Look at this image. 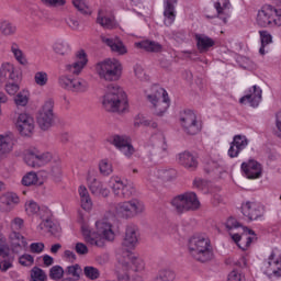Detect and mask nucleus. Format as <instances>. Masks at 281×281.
<instances>
[{
  "label": "nucleus",
  "mask_w": 281,
  "mask_h": 281,
  "mask_svg": "<svg viewBox=\"0 0 281 281\" xmlns=\"http://www.w3.org/2000/svg\"><path fill=\"white\" fill-rule=\"evenodd\" d=\"M260 102H262V88L257 85L250 87L246 94L239 99L240 104L252 106V109H258Z\"/></svg>",
  "instance_id": "bb28decb"
},
{
  "label": "nucleus",
  "mask_w": 281,
  "mask_h": 281,
  "mask_svg": "<svg viewBox=\"0 0 281 281\" xmlns=\"http://www.w3.org/2000/svg\"><path fill=\"white\" fill-rule=\"evenodd\" d=\"M113 221L115 215L106 213L103 217L94 223L95 231L91 229L87 224L81 226L83 240L91 247H99L102 249L108 241L115 240V231H113Z\"/></svg>",
  "instance_id": "f03ea898"
},
{
  "label": "nucleus",
  "mask_w": 281,
  "mask_h": 281,
  "mask_svg": "<svg viewBox=\"0 0 281 281\" xmlns=\"http://www.w3.org/2000/svg\"><path fill=\"white\" fill-rule=\"evenodd\" d=\"M101 104L108 113H128V94L119 85H109L101 97Z\"/></svg>",
  "instance_id": "20e7f679"
},
{
  "label": "nucleus",
  "mask_w": 281,
  "mask_h": 281,
  "mask_svg": "<svg viewBox=\"0 0 281 281\" xmlns=\"http://www.w3.org/2000/svg\"><path fill=\"white\" fill-rule=\"evenodd\" d=\"M72 5L81 12V14H91V9L89 8V4L85 0H72Z\"/></svg>",
  "instance_id": "5fc2aeb1"
},
{
  "label": "nucleus",
  "mask_w": 281,
  "mask_h": 281,
  "mask_svg": "<svg viewBox=\"0 0 281 281\" xmlns=\"http://www.w3.org/2000/svg\"><path fill=\"white\" fill-rule=\"evenodd\" d=\"M48 209H41V205H38V202L34 200H26L24 203V212L26 216L30 218H34V216H43L45 215V211Z\"/></svg>",
  "instance_id": "e433bc0d"
},
{
  "label": "nucleus",
  "mask_w": 281,
  "mask_h": 281,
  "mask_svg": "<svg viewBox=\"0 0 281 281\" xmlns=\"http://www.w3.org/2000/svg\"><path fill=\"white\" fill-rule=\"evenodd\" d=\"M19 203H21V198L12 191L0 194V212H12Z\"/></svg>",
  "instance_id": "c85d7f7f"
},
{
  "label": "nucleus",
  "mask_w": 281,
  "mask_h": 281,
  "mask_svg": "<svg viewBox=\"0 0 281 281\" xmlns=\"http://www.w3.org/2000/svg\"><path fill=\"white\" fill-rule=\"evenodd\" d=\"M231 238L241 251H247V249L251 247V243L258 240L256 233L247 227L244 228L241 235L238 233H231Z\"/></svg>",
  "instance_id": "5701e85b"
},
{
  "label": "nucleus",
  "mask_w": 281,
  "mask_h": 281,
  "mask_svg": "<svg viewBox=\"0 0 281 281\" xmlns=\"http://www.w3.org/2000/svg\"><path fill=\"white\" fill-rule=\"evenodd\" d=\"M23 161L30 168H45L50 164L49 175L54 181H60L63 177V159L53 151H41L40 148L31 147L23 153Z\"/></svg>",
  "instance_id": "7ed1b4c3"
},
{
  "label": "nucleus",
  "mask_w": 281,
  "mask_h": 281,
  "mask_svg": "<svg viewBox=\"0 0 281 281\" xmlns=\"http://www.w3.org/2000/svg\"><path fill=\"white\" fill-rule=\"evenodd\" d=\"M94 71L100 80L115 82L122 78L124 66L117 58H106L94 66Z\"/></svg>",
  "instance_id": "0eeeda50"
},
{
  "label": "nucleus",
  "mask_w": 281,
  "mask_h": 281,
  "mask_svg": "<svg viewBox=\"0 0 281 281\" xmlns=\"http://www.w3.org/2000/svg\"><path fill=\"white\" fill-rule=\"evenodd\" d=\"M8 243V247L13 254H21V251H26L27 247H30V240L21 232H9Z\"/></svg>",
  "instance_id": "b1692460"
},
{
  "label": "nucleus",
  "mask_w": 281,
  "mask_h": 281,
  "mask_svg": "<svg viewBox=\"0 0 281 281\" xmlns=\"http://www.w3.org/2000/svg\"><path fill=\"white\" fill-rule=\"evenodd\" d=\"M65 276V270L60 266H53L49 270V278L52 280H61Z\"/></svg>",
  "instance_id": "bf43d9fd"
},
{
  "label": "nucleus",
  "mask_w": 281,
  "mask_h": 281,
  "mask_svg": "<svg viewBox=\"0 0 281 281\" xmlns=\"http://www.w3.org/2000/svg\"><path fill=\"white\" fill-rule=\"evenodd\" d=\"M58 85L71 93H87L89 91V81L81 77L72 78L69 75H61L58 78Z\"/></svg>",
  "instance_id": "f8f14e48"
},
{
  "label": "nucleus",
  "mask_w": 281,
  "mask_h": 281,
  "mask_svg": "<svg viewBox=\"0 0 281 281\" xmlns=\"http://www.w3.org/2000/svg\"><path fill=\"white\" fill-rule=\"evenodd\" d=\"M25 225V221L21 217H14L9 224L10 232H21Z\"/></svg>",
  "instance_id": "13d9d810"
},
{
  "label": "nucleus",
  "mask_w": 281,
  "mask_h": 281,
  "mask_svg": "<svg viewBox=\"0 0 281 281\" xmlns=\"http://www.w3.org/2000/svg\"><path fill=\"white\" fill-rule=\"evenodd\" d=\"M135 47L138 49H145V52L159 53L164 49V46L158 42L145 40L143 42H136Z\"/></svg>",
  "instance_id": "79ce46f5"
},
{
  "label": "nucleus",
  "mask_w": 281,
  "mask_h": 281,
  "mask_svg": "<svg viewBox=\"0 0 281 281\" xmlns=\"http://www.w3.org/2000/svg\"><path fill=\"white\" fill-rule=\"evenodd\" d=\"M97 22L105 30H115L116 27H120V23L115 20V11L109 7L99 11Z\"/></svg>",
  "instance_id": "a878e982"
},
{
  "label": "nucleus",
  "mask_w": 281,
  "mask_h": 281,
  "mask_svg": "<svg viewBox=\"0 0 281 281\" xmlns=\"http://www.w3.org/2000/svg\"><path fill=\"white\" fill-rule=\"evenodd\" d=\"M237 61L244 69H248L249 71H254V69H256V64L247 57H238Z\"/></svg>",
  "instance_id": "680f3d73"
},
{
  "label": "nucleus",
  "mask_w": 281,
  "mask_h": 281,
  "mask_svg": "<svg viewBox=\"0 0 281 281\" xmlns=\"http://www.w3.org/2000/svg\"><path fill=\"white\" fill-rule=\"evenodd\" d=\"M109 144L115 146L124 157L131 158L135 155V147L131 144V137L124 135H113L108 138Z\"/></svg>",
  "instance_id": "aec40b11"
},
{
  "label": "nucleus",
  "mask_w": 281,
  "mask_h": 281,
  "mask_svg": "<svg viewBox=\"0 0 281 281\" xmlns=\"http://www.w3.org/2000/svg\"><path fill=\"white\" fill-rule=\"evenodd\" d=\"M256 23L259 27H281V9L266 4L258 10Z\"/></svg>",
  "instance_id": "1a4fd4ad"
},
{
  "label": "nucleus",
  "mask_w": 281,
  "mask_h": 281,
  "mask_svg": "<svg viewBox=\"0 0 281 281\" xmlns=\"http://www.w3.org/2000/svg\"><path fill=\"white\" fill-rule=\"evenodd\" d=\"M195 42L201 54H204V52H210V49L216 45V41H214V38L201 33L195 34Z\"/></svg>",
  "instance_id": "c9c22d12"
},
{
  "label": "nucleus",
  "mask_w": 281,
  "mask_h": 281,
  "mask_svg": "<svg viewBox=\"0 0 281 281\" xmlns=\"http://www.w3.org/2000/svg\"><path fill=\"white\" fill-rule=\"evenodd\" d=\"M19 263L21 265V267H34V256L30 254H23L19 257Z\"/></svg>",
  "instance_id": "052dcab7"
},
{
  "label": "nucleus",
  "mask_w": 281,
  "mask_h": 281,
  "mask_svg": "<svg viewBox=\"0 0 281 281\" xmlns=\"http://www.w3.org/2000/svg\"><path fill=\"white\" fill-rule=\"evenodd\" d=\"M134 76L137 78V80L144 81L148 80V75L146 74V70H144V67L142 65L136 64L134 66Z\"/></svg>",
  "instance_id": "e2e57ef3"
},
{
  "label": "nucleus",
  "mask_w": 281,
  "mask_h": 281,
  "mask_svg": "<svg viewBox=\"0 0 281 281\" xmlns=\"http://www.w3.org/2000/svg\"><path fill=\"white\" fill-rule=\"evenodd\" d=\"M171 205L177 212H194L201 207V201H199L196 193L186 192L173 198Z\"/></svg>",
  "instance_id": "9b49d317"
},
{
  "label": "nucleus",
  "mask_w": 281,
  "mask_h": 281,
  "mask_svg": "<svg viewBox=\"0 0 281 281\" xmlns=\"http://www.w3.org/2000/svg\"><path fill=\"white\" fill-rule=\"evenodd\" d=\"M134 126H150V128H157L158 124L155 121L146 120L144 116H136Z\"/></svg>",
  "instance_id": "6e6d98bb"
},
{
  "label": "nucleus",
  "mask_w": 281,
  "mask_h": 281,
  "mask_svg": "<svg viewBox=\"0 0 281 281\" xmlns=\"http://www.w3.org/2000/svg\"><path fill=\"white\" fill-rule=\"evenodd\" d=\"M0 32L4 36H12L13 34H16V25H14L8 21H3L0 23Z\"/></svg>",
  "instance_id": "8fccbe9b"
},
{
  "label": "nucleus",
  "mask_w": 281,
  "mask_h": 281,
  "mask_svg": "<svg viewBox=\"0 0 281 281\" xmlns=\"http://www.w3.org/2000/svg\"><path fill=\"white\" fill-rule=\"evenodd\" d=\"M228 281H246V278L240 270H233L228 273Z\"/></svg>",
  "instance_id": "774afa93"
},
{
  "label": "nucleus",
  "mask_w": 281,
  "mask_h": 281,
  "mask_svg": "<svg viewBox=\"0 0 281 281\" xmlns=\"http://www.w3.org/2000/svg\"><path fill=\"white\" fill-rule=\"evenodd\" d=\"M188 251L189 256L194 258V260H199V262H207V260H212L214 257L210 238L203 234L193 235L189 239Z\"/></svg>",
  "instance_id": "39448f33"
},
{
  "label": "nucleus",
  "mask_w": 281,
  "mask_h": 281,
  "mask_svg": "<svg viewBox=\"0 0 281 281\" xmlns=\"http://www.w3.org/2000/svg\"><path fill=\"white\" fill-rule=\"evenodd\" d=\"M14 127L22 137H32L36 128L34 116L27 112H21L14 120Z\"/></svg>",
  "instance_id": "f3484780"
},
{
  "label": "nucleus",
  "mask_w": 281,
  "mask_h": 281,
  "mask_svg": "<svg viewBox=\"0 0 281 281\" xmlns=\"http://www.w3.org/2000/svg\"><path fill=\"white\" fill-rule=\"evenodd\" d=\"M179 0H164V24L170 27L175 20L177 19V3Z\"/></svg>",
  "instance_id": "7c9ffc66"
},
{
  "label": "nucleus",
  "mask_w": 281,
  "mask_h": 281,
  "mask_svg": "<svg viewBox=\"0 0 281 281\" xmlns=\"http://www.w3.org/2000/svg\"><path fill=\"white\" fill-rule=\"evenodd\" d=\"M225 228L227 229V232H229V235L232 236V232H234V229H239L240 227V223H238V221L234 217H229L226 220V222L224 223Z\"/></svg>",
  "instance_id": "0e129e2a"
},
{
  "label": "nucleus",
  "mask_w": 281,
  "mask_h": 281,
  "mask_svg": "<svg viewBox=\"0 0 281 281\" xmlns=\"http://www.w3.org/2000/svg\"><path fill=\"white\" fill-rule=\"evenodd\" d=\"M149 146L156 148L158 153L168 150V144L166 143V135L162 132L153 134L149 138Z\"/></svg>",
  "instance_id": "ea45409f"
},
{
  "label": "nucleus",
  "mask_w": 281,
  "mask_h": 281,
  "mask_svg": "<svg viewBox=\"0 0 281 281\" xmlns=\"http://www.w3.org/2000/svg\"><path fill=\"white\" fill-rule=\"evenodd\" d=\"M177 161L187 170H196L199 167V160L196 159V156L192 154V151H181L177 155Z\"/></svg>",
  "instance_id": "473e14b6"
},
{
  "label": "nucleus",
  "mask_w": 281,
  "mask_h": 281,
  "mask_svg": "<svg viewBox=\"0 0 281 281\" xmlns=\"http://www.w3.org/2000/svg\"><path fill=\"white\" fill-rule=\"evenodd\" d=\"M116 260L119 262V267H122L125 271L132 269L136 273H139L146 269V262L144 258L135 252H126V259L122 257V250H117Z\"/></svg>",
  "instance_id": "ddd939ff"
},
{
  "label": "nucleus",
  "mask_w": 281,
  "mask_h": 281,
  "mask_svg": "<svg viewBox=\"0 0 281 281\" xmlns=\"http://www.w3.org/2000/svg\"><path fill=\"white\" fill-rule=\"evenodd\" d=\"M10 247L8 246V237L0 229V256H8V250Z\"/></svg>",
  "instance_id": "69168bd1"
},
{
  "label": "nucleus",
  "mask_w": 281,
  "mask_h": 281,
  "mask_svg": "<svg viewBox=\"0 0 281 281\" xmlns=\"http://www.w3.org/2000/svg\"><path fill=\"white\" fill-rule=\"evenodd\" d=\"M226 169L225 160L218 153L212 154L205 166V171L213 175H223Z\"/></svg>",
  "instance_id": "c756f323"
},
{
  "label": "nucleus",
  "mask_w": 281,
  "mask_h": 281,
  "mask_svg": "<svg viewBox=\"0 0 281 281\" xmlns=\"http://www.w3.org/2000/svg\"><path fill=\"white\" fill-rule=\"evenodd\" d=\"M10 52L19 65H22V67H27V65H30V60H27V56H25V53L21 49L19 43L12 42L10 44Z\"/></svg>",
  "instance_id": "4c0bfd02"
},
{
  "label": "nucleus",
  "mask_w": 281,
  "mask_h": 281,
  "mask_svg": "<svg viewBox=\"0 0 281 281\" xmlns=\"http://www.w3.org/2000/svg\"><path fill=\"white\" fill-rule=\"evenodd\" d=\"M86 181L93 196L106 198L112 191V194L117 199H128L135 192L133 182L117 175L111 176L104 183L102 180H98L94 176H91V172H88Z\"/></svg>",
  "instance_id": "f257e3e1"
},
{
  "label": "nucleus",
  "mask_w": 281,
  "mask_h": 281,
  "mask_svg": "<svg viewBox=\"0 0 281 281\" xmlns=\"http://www.w3.org/2000/svg\"><path fill=\"white\" fill-rule=\"evenodd\" d=\"M52 212L49 210L45 211L44 215H41V223L37 225V232L43 234V232H50V234H58L60 232V226L54 227V222H52Z\"/></svg>",
  "instance_id": "72a5a7b5"
},
{
  "label": "nucleus",
  "mask_w": 281,
  "mask_h": 281,
  "mask_svg": "<svg viewBox=\"0 0 281 281\" xmlns=\"http://www.w3.org/2000/svg\"><path fill=\"white\" fill-rule=\"evenodd\" d=\"M139 245V228L135 224H130L125 228V235L122 241V249L131 254Z\"/></svg>",
  "instance_id": "6ab92c4d"
},
{
  "label": "nucleus",
  "mask_w": 281,
  "mask_h": 281,
  "mask_svg": "<svg viewBox=\"0 0 281 281\" xmlns=\"http://www.w3.org/2000/svg\"><path fill=\"white\" fill-rule=\"evenodd\" d=\"M80 207L83 210V212H91V210H93V200L91 196L80 200Z\"/></svg>",
  "instance_id": "338daca9"
},
{
  "label": "nucleus",
  "mask_w": 281,
  "mask_h": 281,
  "mask_svg": "<svg viewBox=\"0 0 281 281\" xmlns=\"http://www.w3.org/2000/svg\"><path fill=\"white\" fill-rule=\"evenodd\" d=\"M31 278L33 281H45L47 280V274L45 271L38 267H34L31 270Z\"/></svg>",
  "instance_id": "4d7b16f0"
},
{
  "label": "nucleus",
  "mask_w": 281,
  "mask_h": 281,
  "mask_svg": "<svg viewBox=\"0 0 281 281\" xmlns=\"http://www.w3.org/2000/svg\"><path fill=\"white\" fill-rule=\"evenodd\" d=\"M259 34H260V41H261V47L259 48V54L261 56H265V54L269 53V48H267V45L272 43L273 37L267 31H260Z\"/></svg>",
  "instance_id": "49530a36"
},
{
  "label": "nucleus",
  "mask_w": 281,
  "mask_h": 281,
  "mask_svg": "<svg viewBox=\"0 0 281 281\" xmlns=\"http://www.w3.org/2000/svg\"><path fill=\"white\" fill-rule=\"evenodd\" d=\"M12 258H10V249L8 250L7 256H0V271L5 272L12 269Z\"/></svg>",
  "instance_id": "603ef678"
},
{
  "label": "nucleus",
  "mask_w": 281,
  "mask_h": 281,
  "mask_svg": "<svg viewBox=\"0 0 281 281\" xmlns=\"http://www.w3.org/2000/svg\"><path fill=\"white\" fill-rule=\"evenodd\" d=\"M144 212H146V204L139 199L122 201L115 205V214H117L120 218H135V216L144 214Z\"/></svg>",
  "instance_id": "9d476101"
},
{
  "label": "nucleus",
  "mask_w": 281,
  "mask_h": 281,
  "mask_svg": "<svg viewBox=\"0 0 281 281\" xmlns=\"http://www.w3.org/2000/svg\"><path fill=\"white\" fill-rule=\"evenodd\" d=\"M44 175V171H30L22 177L21 183L26 188H30L31 186H43L45 181H47V177Z\"/></svg>",
  "instance_id": "2f4dec72"
},
{
  "label": "nucleus",
  "mask_w": 281,
  "mask_h": 281,
  "mask_svg": "<svg viewBox=\"0 0 281 281\" xmlns=\"http://www.w3.org/2000/svg\"><path fill=\"white\" fill-rule=\"evenodd\" d=\"M180 124L189 135H196L203 128V123L192 110H184L180 113Z\"/></svg>",
  "instance_id": "dca6fc26"
},
{
  "label": "nucleus",
  "mask_w": 281,
  "mask_h": 281,
  "mask_svg": "<svg viewBox=\"0 0 281 281\" xmlns=\"http://www.w3.org/2000/svg\"><path fill=\"white\" fill-rule=\"evenodd\" d=\"M33 81L36 87H47L49 85V74L45 70H37L33 75Z\"/></svg>",
  "instance_id": "c03bdc74"
},
{
  "label": "nucleus",
  "mask_w": 281,
  "mask_h": 281,
  "mask_svg": "<svg viewBox=\"0 0 281 281\" xmlns=\"http://www.w3.org/2000/svg\"><path fill=\"white\" fill-rule=\"evenodd\" d=\"M98 169L102 177H111V175L114 172L113 161H111L109 158H102L98 162Z\"/></svg>",
  "instance_id": "37998d69"
},
{
  "label": "nucleus",
  "mask_w": 281,
  "mask_h": 281,
  "mask_svg": "<svg viewBox=\"0 0 281 281\" xmlns=\"http://www.w3.org/2000/svg\"><path fill=\"white\" fill-rule=\"evenodd\" d=\"M53 50L59 56H65L71 52V46L66 41L58 40L54 43Z\"/></svg>",
  "instance_id": "de8ad7c7"
},
{
  "label": "nucleus",
  "mask_w": 281,
  "mask_h": 281,
  "mask_svg": "<svg viewBox=\"0 0 281 281\" xmlns=\"http://www.w3.org/2000/svg\"><path fill=\"white\" fill-rule=\"evenodd\" d=\"M87 65H89V55L87 50L80 48L75 53L74 61L66 64L64 69L67 74H71L72 76H80Z\"/></svg>",
  "instance_id": "a211bd4d"
},
{
  "label": "nucleus",
  "mask_w": 281,
  "mask_h": 281,
  "mask_svg": "<svg viewBox=\"0 0 281 281\" xmlns=\"http://www.w3.org/2000/svg\"><path fill=\"white\" fill-rule=\"evenodd\" d=\"M240 168L243 177L251 181H255L256 179H261L262 175L265 173V168L262 167V164L255 159L244 161Z\"/></svg>",
  "instance_id": "4be33fe9"
},
{
  "label": "nucleus",
  "mask_w": 281,
  "mask_h": 281,
  "mask_svg": "<svg viewBox=\"0 0 281 281\" xmlns=\"http://www.w3.org/2000/svg\"><path fill=\"white\" fill-rule=\"evenodd\" d=\"M37 126L42 131H49L54 125V99H47L36 115Z\"/></svg>",
  "instance_id": "2eb2a0df"
},
{
  "label": "nucleus",
  "mask_w": 281,
  "mask_h": 281,
  "mask_svg": "<svg viewBox=\"0 0 281 281\" xmlns=\"http://www.w3.org/2000/svg\"><path fill=\"white\" fill-rule=\"evenodd\" d=\"M102 41L110 47L114 54H117V56H126L128 54V47L124 45V42L120 40V37L116 38H109V37H102Z\"/></svg>",
  "instance_id": "f704fd0d"
},
{
  "label": "nucleus",
  "mask_w": 281,
  "mask_h": 281,
  "mask_svg": "<svg viewBox=\"0 0 281 281\" xmlns=\"http://www.w3.org/2000/svg\"><path fill=\"white\" fill-rule=\"evenodd\" d=\"M147 100L151 104L154 115L162 117L168 113L170 109V97L168 91L161 88L159 85H154L150 87L149 91H146Z\"/></svg>",
  "instance_id": "423d86ee"
},
{
  "label": "nucleus",
  "mask_w": 281,
  "mask_h": 281,
  "mask_svg": "<svg viewBox=\"0 0 281 281\" xmlns=\"http://www.w3.org/2000/svg\"><path fill=\"white\" fill-rule=\"evenodd\" d=\"M261 271L269 278H281V250L272 249L268 258L263 260Z\"/></svg>",
  "instance_id": "4468645a"
},
{
  "label": "nucleus",
  "mask_w": 281,
  "mask_h": 281,
  "mask_svg": "<svg viewBox=\"0 0 281 281\" xmlns=\"http://www.w3.org/2000/svg\"><path fill=\"white\" fill-rule=\"evenodd\" d=\"M14 148V139L11 136H0V159H5Z\"/></svg>",
  "instance_id": "a19ab883"
},
{
  "label": "nucleus",
  "mask_w": 281,
  "mask_h": 281,
  "mask_svg": "<svg viewBox=\"0 0 281 281\" xmlns=\"http://www.w3.org/2000/svg\"><path fill=\"white\" fill-rule=\"evenodd\" d=\"M21 75L16 69V66L10 61L2 63L0 66V82H5L4 91L8 95H15L19 93L21 86L19 80Z\"/></svg>",
  "instance_id": "6e6552de"
},
{
  "label": "nucleus",
  "mask_w": 281,
  "mask_h": 281,
  "mask_svg": "<svg viewBox=\"0 0 281 281\" xmlns=\"http://www.w3.org/2000/svg\"><path fill=\"white\" fill-rule=\"evenodd\" d=\"M247 146H249V138L244 134H236L229 144L227 151L228 157H231V159L238 157L241 150H245Z\"/></svg>",
  "instance_id": "cd10ccee"
},
{
  "label": "nucleus",
  "mask_w": 281,
  "mask_h": 281,
  "mask_svg": "<svg viewBox=\"0 0 281 281\" xmlns=\"http://www.w3.org/2000/svg\"><path fill=\"white\" fill-rule=\"evenodd\" d=\"M176 177L177 171L175 169L160 168L150 170L145 179L148 183L157 186L159 183H166V181H172Z\"/></svg>",
  "instance_id": "412c9836"
},
{
  "label": "nucleus",
  "mask_w": 281,
  "mask_h": 281,
  "mask_svg": "<svg viewBox=\"0 0 281 281\" xmlns=\"http://www.w3.org/2000/svg\"><path fill=\"white\" fill-rule=\"evenodd\" d=\"M82 273V268L80 265L75 263L66 268V276H71L75 280H80V274Z\"/></svg>",
  "instance_id": "3c124183"
},
{
  "label": "nucleus",
  "mask_w": 281,
  "mask_h": 281,
  "mask_svg": "<svg viewBox=\"0 0 281 281\" xmlns=\"http://www.w3.org/2000/svg\"><path fill=\"white\" fill-rule=\"evenodd\" d=\"M83 273L88 280H98L100 278V270L93 266H86Z\"/></svg>",
  "instance_id": "864d4df0"
},
{
  "label": "nucleus",
  "mask_w": 281,
  "mask_h": 281,
  "mask_svg": "<svg viewBox=\"0 0 281 281\" xmlns=\"http://www.w3.org/2000/svg\"><path fill=\"white\" fill-rule=\"evenodd\" d=\"M266 212L267 210L260 202L248 201L241 205V214L249 221H260Z\"/></svg>",
  "instance_id": "393cba45"
},
{
  "label": "nucleus",
  "mask_w": 281,
  "mask_h": 281,
  "mask_svg": "<svg viewBox=\"0 0 281 281\" xmlns=\"http://www.w3.org/2000/svg\"><path fill=\"white\" fill-rule=\"evenodd\" d=\"M30 89L24 88L15 94L14 104H16V106H27L30 103Z\"/></svg>",
  "instance_id": "a18cd8bd"
},
{
  "label": "nucleus",
  "mask_w": 281,
  "mask_h": 281,
  "mask_svg": "<svg viewBox=\"0 0 281 281\" xmlns=\"http://www.w3.org/2000/svg\"><path fill=\"white\" fill-rule=\"evenodd\" d=\"M175 278H177L175 271L170 269H161L153 281H175Z\"/></svg>",
  "instance_id": "09e8293b"
},
{
  "label": "nucleus",
  "mask_w": 281,
  "mask_h": 281,
  "mask_svg": "<svg viewBox=\"0 0 281 281\" xmlns=\"http://www.w3.org/2000/svg\"><path fill=\"white\" fill-rule=\"evenodd\" d=\"M214 8L218 18L222 19L224 23H227V19L232 16L229 0H217V2L214 4Z\"/></svg>",
  "instance_id": "58836bf2"
}]
</instances>
